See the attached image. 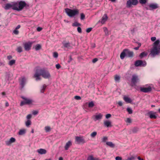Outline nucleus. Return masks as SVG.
Instances as JSON below:
<instances>
[{
	"label": "nucleus",
	"mask_w": 160,
	"mask_h": 160,
	"mask_svg": "<svg viewBox=\"0 0 160 160\" xmlns=\"http://www.w3.org/2000/svg\"><path fill=\"white\" fill-rule=\"evenodd\" d=\"M133 158V157L128 158L127 159V160H132Z\"/></svg>",
	"instance_id": "nucleus-62"
},
{
	"label": "nucleus",
	"mask_w": 160,
	"mask_h": 160,
	"mask_svg": "<svg viewBox=\"0 0 160 160\" xmlns=\"http://www.w3.org/2000/svg\"><path fill=\"white\" fill-rule=\"evenodd\" d=\"M17 51L19 52H21L22 51V48L21 47H18L17 48Z\"/></svg>",
	"instance_id": "nucleus-40"
},
{
	"label": "nucleus",
	"mask_w": 160,
	"mask_h": 160,
	"mask_svg": "<svg viewBox=\"0 0 160 160\" xmlns=\"http://www.w3.org/2000/svg\"><path fill=\"white\" fill-rule=\"evenodd\" d=\"M108 18L107 15L106 14H105L102 17L101 20L99 21V22L102 24H104L107 20Z\"/></svg>",
	"instance_id": "nucleus-15"
},
{
	"label": "nucleus",
	"mask_w": 160,
	"mask_h": 160,
	"mask_svg": "<svg viewBox=\"0 0 160 160\" xmlns=\"http://www.w3.org/2000/svg\"><path fill=\"white\" fill-rule=\"evenodd\" d=\"M74 98L75 99H76V100H80L81 99V98L80 97V96H75L74 97Z\"/></svg>",
	"instance_id": "nucleus-50"
},
{
	"label": "nucleus",
	"mask_w": 160,
	"mask_h": 160,
	"mask_svg": "<svg viewBox=\"0 0 160 160\" xmlns=\"http://www.w3.org/2000/svg\"><path fill=\"white\" fill-rule=\"evenodd\" d=\"M85 18V16L83 13H81L80 15V19L81 20H83Z\"/></svg>",
	"instance_id": "nucleus-43"
},
{
	"label": "nucleus",
	"mask_w": 160,
	"mask_h": 160,
	"mask_svg": "<svg viewBox=\"0 0 160 160\" xmlns=\"http://www.w3.org/2000/svg\"><path fill=\"white\" fill-rule=\"evenodd\" d=\"M26 104H27L26 101L25 100H24L23 101H22L21 102L20 105L21 106H22Z\"/></svg>",
	"instance_id": "nucleus-45"
},
{
	"label": "nucleus",
	"mask_w": 160,
	"mask_h": 160,
	"mask_svg": "<svg viewBox=\"0 0 160 160\" xmlns=\"http://www.w3.org/2000/svg\"><path fill=\"white\" fill-rule=\"evenodd\" d=\"M14 10L17 11L22 10L27 6L26 3L22 1L14 2Z\"/></svg>",
	"instance_id": "nucleus-3"
},
{
	"label": "nucleus",
	"mask_w": 160,
	"mask_h": 160,
	"mask_svg": "<svg viewBox=\"0 0 160 160\" xmlns=\"http://www.w3.org/2000/svg\"><path fill=\"white\" fill-rule=\"evenodd\" d=\"M41 48V46L39 44H37L34 47V48L36 50L38 51L40 50Z\"/></svg>",
	"instance_id": "nucleus-31"
},
{
	"label": "nucleus",
	"mask_w": 160,
	"mask_h": 160,
	"mask_svg": "<svg viewBox=\"0 0 160 160\" xmlns=\"http://www.w3.org/2000/svg\"><path fill=\"white\" fill-rule=\"evenodd\" d=\"M137 158L138 160H143V159L139 157H138Z\"/></svg>",
	"instance_id": "nucleus-63"
},
{
	"label": "nucleus",
	"mask_w": 160,
	"mask_h": 160,
	"mask_svg": "<svg viewBox=\"0 0 160 160\" xmlns=\"http://www.w3.org/2000/svg\"><path fill=\"white\" fill-rule=\"evenodd\" d=\"M156 38L155 37H153L151 38V40L152 41L154 42L156 41Z\"/></svg>",
	"instance_id": "nucleus-49"
},
{
	"label": "nucleus",
	"mask_w": 160,
	"mask_h": 160,
	"mask_svg": "<svg viewBox=\"0 0 160 160\" xmlns=\"http://www.w3.org/2000/svg\"><path fill=\"white\" fill-rule=\"evenodd\" d=\"M148 0H139L140 3L141 4H144L146 3Z\"/></svg>",
	"instance_id": "nucleus-38"
},
{
	"label": "nucleus",
	"mask_w": 160,
	"mask_h": 160,
	"mask_svg": "<svg viewBox=\"0 0 160 160\" xmlns=\"http://www.w3.org/2000/svg\"><path fill=\"white\" fill-rule=\"evenodd\" d=\"M15 139L13 138H11L8 140L6 142V144L7 145H9L12 143L14 142L15 141Z\"/></svg>",
	"instance_id": "nucleus-20"
},
{
	"label": "nucleus",
	"mask_w": 160,
	"mask_h": 160,
	"mask_svg": "<svg viewBox=\"0 0 160 160\" xmlns=\"http://www.w3.org/2000/svg\"><path fill=\"white\" fill-rule=\"evenodd\" d=\"M32 117V115L31 114H29L28 115L26 116V119L27 120H30Z\"/></svg>",
	"instance_id": "nucleus-42"
},
{
	"label": "nucleus",
	"mask_w": 160,
	"mask_h": 160,
	"mask_svg": "<svg viewBox=\"0 0 160 160\" xmlns=\"http://www.w3.org/2000/svg\"><path fill=\"white\" fill-rule=\"evenodd\" d=\"M15 62V60H12L9 61L8 62V64L11 66L13 65Z\"/></svg>",
	"instance_id": "nucleus-35"
},
{
	"label": "nucleus",
	"mask_w": 160,
	"mask_h": 160,
	"mask_svg": "<svg viewBox=\"0 0 160 160\" xmlns=\"http://www.w3.org/2000/svg\"><path fill=\"white\" fill-rule=\"evenodd\" d=\"M44 129L46 132H47L51 131V128L50 126H47L45 127Z\"/></svg>",
	"instance_id": "nucleus-26"
},
{
	"label": "nucleus",
	"mask_w": 160,
	"mask_h": 160,
	"mask_svg": "<svg viewBox=\"0 0 160 160\" xmlns=\"http://www.w3.org/2000/svg\"><path fill=\"white\" fill-rule=\"evenodd\" d=\"M53 56L54 58H57L58 56V54L57 52H55L53 53Z\"/></svg>",
	"instance_id": "nucleus-44"
},
{
	"label": "nucleus",
	"mask_w": 160,
	"mask_h": 160,
	"mask_svg": "<svg viewBox=\"0 0 160 160\" xmlns=\"http://www.w3.org/2000/svg\"><path fill=\"white\" fill-rule=\"evenodd\" d=\"M13 33L15 34H16V35H17L18 34V33H19V32L17 30V29H15L13 32Z\"/></svg>",
	"instance_id": "nucleus-47"
},
{
	"label": "nucleus",
	"mask_w": 160,
	"mask_h": 160,
	"mask_svg": "<svg viewBox=\"0 0 160 160\" xmlns=\"http://www.w3.org/2000/svg\"><path fill=\"white\" fill-rule=\"evenodd\" d=\"M20 25H18L16 27L15 29H19L20 28Z\"/></svg>",
	"instance_id": "nucleus-61"
},
{
	"label": "nucleus",
	"mask_w": 160,
	"mask_h": 160,
	"mask_svg": "<svg viewBox=\"0 0 160 160\" xmlns=\"http://www.w3.org/2000/svg\"><path fill=\"white\" fill-rule=\"evenodd\" d=\"M56 67L57 69H59L61 68V66L59 64H57L56 65Z\"/></svg>",
	"instance_id": "nucleus-54"
},
{
	"label": "nucleus",
	"mask_w": 160,
	"mask_h": 160,
	"mask_svg": "<svg viewBox=\"0 0 160 160\" xmlns=\"http://www.w3.org/2000/svg\"><path fill=\"white\" fill-rule=\"evenodd\" d=\"M75 141L78 143H80L83 142V139L82 137L77 136L75 138Z\"/></svg>",
	"instance_id": "nucleus-18"
},
{
	"label": "nucleus",
	"mask_w": 160,
	"mask_h": 160,
	"mask_svg": "<svg viewBox=\"0 0 160 160\" xmlns=\"http://www.w3.org/2000/svg\"><path fill=\"white\" fill-rule=\"evenodd\" d=\"M102 115L101 113L97 114L93 117V119L95 121L101 119Z\"/></svg>",
	"instance_id": "nucleus-14"
},
{
	"label": "nucleus",
	"mask_w": 160,
	"mask_h": 160,
	"mask_svg": "<svg viewBox=\"0 0 160 160\" xmlns=\"http://www.w3.org/2000/svg\"><path fill=\"white\" fill-rule=\"evenodd\" d=\"M33 42H28L24 43V47L26 51H28L31 49L32 45L34 43Z\"/></svg>",
	"instance_id": "nucleus-11"
},
{
	"label": "nucleus",
	"mask_w": 160,
	"mask_h": 160,
	"mask_svg": "<svg viewBox=\"0 0 160 160\" xmlns=\"http://www.w3.org/2000/svg\"><path fill=\"white\" fill-rule=\"evenodd\" d=\"M87 160H100L98 158H94L92 156H89L87 159Z\"/></svg>",
	"instance_id": "nucleus-29"
},
{
	"label": "nucleus",
	"mask_w": 160,
	"mask_h": 160,
	"mask_svg": "<svg viewBox=\"0 0 160 160\" xmlns=\"http://www.w3.org/2000/svg\"><path fill=\"white\" fill-rule=\"evenodd\" d=\"M133 55L132 52L129 51L127 49H124L121 53L120 57L122 59H123L125 56L131 57L133 56Z\"/></svg>",
	"instance_id": "nucleus-6"
},
{
	"label": "nucleus",
	"mask_w": 160,
	"mask_h": 160,
	"mask_svg": "<svg viewBox=\"0 0 160 160\" xmlns=\"http://www.w3.org/2000/svg\"><path fill=\"white\" fill-rule=\"evenodd\" d=\"M77 30L79 33H81L82 32L81 29L80 27H78L77 28Z\"/></svg>",
	"instance_id": "nucleus-53"
},
{
	"label": "nucleus",
	"mask_w": 160,
	"mask_h": 160,
	"mask_svg": "<svg viewBox=\"0 0 160 160\" xmlns=\"http://www.w3.org/2000/svg\"><path fill=\"white\" fill-rule=\"evenodd\" d=\"M125 121L128 123H130L131 122V120L130 118H128L125 120Z\"/></svg>",
	"instance_id": "nucleus-46"
},
{
	"label": "nucleus",
	"mask_w": 160,
	"mask_h": 160,
	"mask_svg": "<svg viewBox=\"0 0 160 160\" xmlns=\"http://www.w3.org/2000/svg\"><path fill=\"white\" fill-rule=\"evenodd\" d=\"M111 115L110 114H108L106 115V118L107 119L111 117Z\"/></svg>",
	"instance_id": "nucleus-51"
},
{
	"label": "nucleus",
	"mask_w": 160,
	"mask_h": 160,
	"mask_svg": "<svg viewBox=\"0 0 160 160\" xmlns=\"http://www.w3.org/2000/svg\"><path fill=\"white\" fill-rule=\"evenodd\" d=\"M97 132H92L90 134L91 137L92 138H94L97 135Z\"/></svg>",
	"instance_id": "nucleus-37"
},
{
	"label": "nucleus",
	"mask_w": 160,
	"mask_h": 160,
	"mask_svg": "<svg viewBox=\"0 0 160 160\" xmlns=\"http://www.w3.org/2000/svg\"><path fill=\"white\" fill-rule=\"evenodd\" d=\"M103 30L106 36H108L110 34V32L109 31L108 29L106 27H104L103 28Z\"/></svg>",
	"instance_id": "nucleus-23"
},
{
	"label": "nucleus",
	"mask_w": 160,
	"mask_h": 160,
	"mask_svg": "<svg viewBox=\"0 0 160 160\" xmlns=\"http://www.w3.org/2000/svg\"><path fill=\"white\" fill-rule=\"evenodd\" d=\"M37 152L40 154H45L47 152V151L44 149L40 148L37 150Z\"/></svg>",
	"instance_id": "nucleus-19"
},
{
	"label": "nucleus",
	"mask_w": 160,
	"mask_h": 160,
	"mask_svg": "<svg viewBox=\"0 0 160 160\" xmlns=\"http://www.w3.org/2000/svg\"><path fill=\"white\" fill-rule=\"evenodd\" d=\"M22 98L26 101L27 104L29 105H34L35 104L36 102L35 100L32 98H29L24 97H22Z\"/></svg>",
	"instance_id": "nucleus-9"
},
{
	"label": "nucleus",
	"mask_w": 160,
	"mask_h": 160,
	"mask_svg": "<svg viewBox=\"0 0 160 160\" xmlns=\"http://www.w3.org/2000/svg\"><path fill=\"white\" fill-rule=\"evenodd\" d=\"M149 117L151 118H156V116L155 115V113L151 112L149 113Z\"/></svg>",
	"instance_id": "nucleus-24"
},
{
	"label": "nucleus",
	"mask_w": 160,
	"mask_h": 160,
	"mask_svg": "<svg viewBox=\"0 0 160 160\" xmlns=\"http://www.w3.org/2000/svg\"><path fill=\"white\" fill-rule=\"evenodd\" d=\"M115 159L116 160H121L122 158L119 157L118 156L116 157Z\"/></svg>",
	"instance_id": "nucleus-56"
},
{
	"label": "nucleus",
	"mask_w": 160,
	"mask_h": 160,
	"mask_svg": "<svg viewBox=\"0 0 160 160\" xmlns=\"http://www.w3.org/2000/svg\"><path fill=\"white\" fill-rule=\"evenodd\" d=\"M92 30V28H87L86 30V32H87L88 33L90 32Z\"/></svg>",
	"instance_id": "nucleus-52"
},
{
	"label": "nucleus",
	"mask_w": 160,
	"mask_h": 160,
	"mask_svg": "<svg viewBox=\"0 0 160 160\" xmlns=\"http://www.w3.org/2000/svg\"><path fill=\"white\" fill-rule=\"evenodd\" d=\"M98 61V59L96 58L94 59L93 60L92 62H93L95 63L96 62Z\"/></svg>",
	"instance_id": "nucleus-59"
},
{
	"label": "nucleus",
	"mask_w": 160,
	"mask_h": 160,
	"mask_svg": "<svg viewBox=\"0 0 160 160\" xmlns=\"http://www.w3.org/2000/svg\"><path fill=\"white\" fill-rule=\"evenodd\" d=\"M26 132V130L25 129H22L20 130L18 134L19 135H22L25 133Z\"/></svg>",
	"instance_id": "nucleus-25"
},
{
	"label": "nucleus",
	"mask_w": 160,
	"mask_h": 160,
	"mask_svg": "<svg viewBox=\"0 0 160 160\" xmlns=\"http://www.w3.org/2000/svg\"><path fill=\"white\" fill-rule=\"evenodd\" d=\"M138 3V0H128L127 1L126 5L127 8H131L132 6H136Z\"/></svg>",
	"instance_id": "nucleus-7"
},
{
	"label": "nucleus",
	"mask_w": 160,
	"mask_h": 160,
	"mask_svg": "<svg viewBox=\"0 0 160 160\" xmlns=\"http://www.w3.org/2000/svg\"><path fill=\"white\" fill-rule=\"evenodd\" d=\"M38 113V111H33L32 112V113L33 115H37Z\"/></svg>",
	"instance_id": "nucleus-48"
},
{
	"label": "nucleus",
	"mask_w": 160,
	"mask_h": 160,
	"mask_svg": "<svg viewBox=\"0 0 160 160\" xmlns=\"http://www.w3.org/2000/svg\"><path fill=\"white\" fill-rule=\"evenodd\" d=\"M7 58L8 59L10 60L12 58V57L11 55H9L8 56Z\"/></svg>",
	"instance_id": "nucleus-60"
},
{
	"label": "nucleus",
	"mask_w": 160,
	"mask_h": 160,
	"mask_svg": "<svg viewBox=\"0 0 160 160\" xmlns=\"http://www.w3.org/2000/svg\"><path fill=\"white\" fill-rule=\"evenodd\" d=\"M160 40H157L152 45V47L150 50V55L153 57L160 54Z\"/></svg>",
	"instance_id": "nucleus-2"
},
{
	"label": "nucleus",
	"mask_w": 160,
	"mask_h": 160,
	"mask_svg": "<svg viewBox=\"0 0 160 160\" xmlns=\"http://www.w3.org/2000/svg\"><path fill=\"white\" fill-rule=\"evenodd\" d=\"M123 99L127 103H131L132 101V100L130 98L126 96L124 97Z\"/></svg>",
	"instance_id": "nucleus-21"
},
{
	"label": "nucleus",
	"mask_w": 160,
	"mask_h": 160,
	"mask_svg": "<svg viewBox=\"0 0 160 160\" xmlns=\"http://www.w3.org/2000/svg\"><path fill=\"white\" fill-rule=\"evenodd\" d=\"M106 144L107 145L111 147H113L114 146V144L111 142H106Z\"/></svg>",
	"instance_id": "nucleus-34"
},
{
	"label": "nucleus",
	"mask_w": 160,
	"mask_h": 160,
	"mask_svg": "<svg viewBox=\"0 0 160 160\" xmlns=\"http://www.w3.org/2000/svg\"><path fill=\"white\" fill-rule=\"evenodd\" d=\"M63 44L64 46L66 48H71V44L69 42L63 43Z\"/></svg>",
	"instance_id": "nucleus-32"
},
{
	"label": "nucleus",
	"mask_w": 160,
	"mask_h": 160,
	"mask_svg": "<svg viewBox=\"0 0 160 160\" xmlns=\"http://www.w3.org/2000/svg\"><path fill=\"white\" fill-rule=\"evenodd\" d=\"M153 88V85L152 84H147L140 88V91L141 92L148 93L151 92Z\"/></svg>",
	"instance_id": "nucleus-5"
},
{
	"label": "nucleus",
	"mask_w": 160,
	"mask_h": 160,
	"mask_svg": "<svg viewBox=\"0 0 160 160\" xmlns=\"http://www.w3.org/2000/svg\"><path fill=\"white\" fill-rule=\"evenodd\" d=\"M14 2L11 3H7L5 5L4 8L6 10H8L10 8H12L14 10Z\"/></svg>",
	"instance_id": "nucleus-12"
},
{
	"label": "nucleus",
	"mask_w": 160,
	"mask_h": 160,
	"mask_svg": "<svg viewBox=\"0 0 160 160\" xmlns=\"http://www.w3.org/2000/svg\"><path fill=\"white\" fill-rule=\"evenodd\" d=\"M72 143L71 141H68L66 144L65 146V149L66 150H67L69 147L71 145Z\"/></svg>",
	"instance_id": "nucleus-22"
},
{
	"label": "nucleus",
	"mask_w": 160,
	"mask_h": 160,
	"mask_svg": "<svg viewBox=\"0 0 160 160\" xmlns=\"http://www.w3.org/2000/svg\"><path fill=\"white\" fill-rule=\"evenodd\" d=\"M107 139V137H104L102 139V141L103 142H105Z\"/></svg>",
	"instance_id": "nucleus-57"
},
{
	"label": "nucleus",
	"mask_w": 160,
	"mask_h": 160,
	"mask_svg": "<svg viewBox=\"0 0 160 160\" xmlns=\"http://www.w3.org/2000/svg\"><path fill=\"white\" fill-rule=\"evenodd\" d=\"M120 76L118 75H116L115 76V80L116 82H119L120 80Z\"/></svg>",
	"instance_id": "nucleus-33"
},
{
	"label": "nucleus",
	"mask_w": 160,
	"mask_h": 160,
	"mask_svg": "<svg viewBox=\"0 0 160 160\" xmlns=\"http://www.w3.org/2000/svg\"><path fill=\"white\" fill-rule=\"evenodd\" d=\"M94 106V104L92 101H91L88 103V107L92 108Z\"/></svg>",
	"instance_id": "nucleus-36"
},
{
	"label": "nucleus",
	"mask_w": 160,
	"mask_h": 160,
	"mask_svg": "<svg viewBox=\"0 0 160 160\" xmlns=\"http://www.w3.org/2000/svg\"><path fill=\"white\" fill-rule=\"evenodd\" d=\"M37 30L38 31L40 32L42 30V28L41 27H38L37 28Z\"/></svg>",
	"instance_id": "nucleus-55"
},
{
	"label": "nucleus",
	"mask_w": 160,
	"mask_h": 160,
	"mask_svg": "<svg viewBox=\"0 0 160 160\" xmlns=\"http://www.w3.org/2000/svg\"><path fill=\"white\" fill-rule=\"evenodd\" d=\"M59 160H63V158L62 157H60L59 158Z\"/></svg>",
	"instance_id": "nucleus-64"
},
{
	"label": "nucleus",
	"mask_w": 160,
	"mask_h": 160,
	"mask_svg": "<svg viewBox=\"0 0 160 160\" xmlns=\"http://www.w3.org/2000/svg\"><path fill=\"white\" fill-rule=\"evenodd\" d=\"M127 110L129 114H131L132 113V109L129 108H128L127 109Z\"/></svg>",
	"instance_id": "nucleus-41"
},
{
	"label": "nucleus",
	"mask_w": 160,
	"mask_h": 160,
	"mask_svg": "<svg viewBox=\"0 0 160 160\" xmlns=\"http://www.w3.org/2000/svg\"><path fill=\"white\" fill-rule=\"evenodd\" d=\"M149 7L151 9H155L158 7V5L157 3H152L149 5Z\"/></svg>",
	"instance_id": "nucleus-13"
},
{
	"label": "nucleus",
	"mask_w": 160,
	"mask_h": 160,
	"mask_svg": "<svg viewBox=\"0 0 160 160\" xmlns=\"http://www.w3.org/2000/svg\"><path fill=\"white\" fill-rule=\"evenodd\" d=\"M147 64L146 62L145 61L138 60L135 62V65L136 67H145Z\"/></svg>",
	"instance_id": "nucleus-10"
},
{
	"label": "nucleus",
	"mask_w": 160,
	"mask_h": 160,
	"mask_svg": "<svg viewBox=\"0 0 160 160\" xmlns=\"http://www.w3.org/2000/svg\"><path fill=\"white\" fill-rule=\"evenodd\" d=\"M26 81V79L24 77H22L19 79V82L21 85L23 87Z\"/></svg>",
	"instance_id": "nucleus-17"
},
{
	"label": "nucleus",
	"mask_w": 160,
	"mask_h": 160,
	"mask_svg": "<svg viewBox=\"0 0 160 160\" xmlns=\"http://www.w3.org/2000/svg\"><path fill=\"white\" fill-rule=\"evenodd\" d=\"M118 104L120 106H122V103L121 101H119Z\"/></svg>",
	"instance_id": "nucleus-58"
},
{
	"label": "nucleus",
	"mask_w": 160,
	"mask_h": 160,
	"mask_svg": "<svg viewBox=\"0 0 160 160\" xmlns=\"http://www.w3.org/2000/svg\"><path fill=\"white\" fill-rule=\"evenodd\" d=\"M148 55V53L146 52H143L141 53L139 55L140 58H142L143 57L147 56Z\"/></svg>",
	"instance_id": "nucleus-28"
},
{
	"label": "nucleus",
	"mask_w": 160,
	"mask_h": 160,
	"mask_svg": "<svg viewBox=\"0 0 160 160\" xmlns=\"http://www.w3.org/2000/svg\"><path fill=\"white\" fill-rule=\"evenodd\" d=\"M47 86L46 85H43L40 88V92L41 93H43L45 90Z\"/></svg>",
	"instance_id": "nucleus-27"
},
{
	"label": "nucleus",
	"mask_w": 160,
	"mask_h": 160,
	"mask_svg": "<svg viewBox=\"0 0 160 160\" xmlns=\"http://www.w3.org/2000/svg\"><path fill=\"white\" fill-rule=\"evenodd\" d=\"M45 79H49L51 77L49 72L45 69H38L35 71L34 77L36 81H39L41 79L40 76Z\"/></svg>",
	"instance_id": "nucleus-1"
},
{
	"label": "nucleus",
	"mask_w": 160,
	"mask_h": 160,
	"mask_svg": "<svg viewBox=\"0 0 160 160\" xmlns=\"http://www.w3.org/2000/svg\"><path fill=\"white\" fill-rule=\"evenodd\" d=\"M25 124L26 127H29L31 124V121L30 120H27L25 122Z\"/></svg>",
	"instance_id": "nucleus-30"
},
{
	"label": "nucleus",
	"mask_w": 160,
	"mask_h": 160,
	"mask_svg": "<svg viewBox=\"0 0 160 160\" xmlns=\"http://www.w3.org/2000/svg\"><path fill=\"white\" fill-rule=\"evenodd\" d=\"M139 81L138 77L136 75L134 74L132 75L131 80V85L133 86L136 85L137 82Z\"/></svg>",
	"instance_id": "nucleus-8"
},
{
	"label": "nucleus",
	"mask_w": 160,
	"mask_h": 160,
	"mask_svg": "<svg viewBox=\"0 0 160 160\" xmlns=\"http://www.w3.org/2000/svg\"><path fill=\"white\" fill-rule=\"evenodd\" d=\"M73 26H78L80 25V24L77 22H75L72 24V25Z\"/></svg>",
	"instance_id": "nucleus-39"
},
{
	"label": "nucleus",
	"mask_w": 160,
	"mask_h": 160,
	"mask_svg": "<svg viewBox=\"0 0 160 160\" xmlns=\"http://www.w3.org/2000/svg\"><path fill=\"white\" fill-rule=\"evenodd\" d=\"M111 123V121L109 120H106L103 122L104 125L107 127H111L112 126Z\"/></svg>",
	"instance_id": "nucleus-16"
},
{
	"label": "nucleus",
	"mask_w": 160,
	"mask_h": 160,
	"mask_svg": "<svg viewBox=\"0 0 160 160\" xmlns=\"http://www.w3.org/2000/svg\"><path fill=\"white\" fill-rule=\"evenodd\" d=\"M65 10L67 15L70 17H74L78 15L79 12V11L78 9H71L66 8Z\"/></svg>",
	"instance_id": "nucleus-4"
}]
</instances>
